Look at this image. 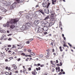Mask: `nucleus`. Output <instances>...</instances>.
<instances>
[{
  "label": "nucleus",
  "instance_id": "51",
  "mask_svg": "<svg viewBox=\"0 0 75 75\" xmlns=\"http://www.w3.org/2000/svg\"><path fill=\"white\" fill-rule=\"evenodd\" d=\"M54 70H55L54 69H52V72H54Z\"/></svg>",
  "mask_w": 75,
  "mask_h": 75
},
{
  "label": "nucleus",
  "instance_id": "22",
  "mask_svg": "<svg viewBox=\"0 0 75 75\" xmlns=\"http://www.w3.org/2000/svg\"><path fill=\"white\" fill-rule=\"evenodd\" d=\"M59 49L60 50V51H63V50L62 49V47H59Z\"/></svg>",
  "mask_w": 75,
  "mask_h": 75
},
{
  "label": "nucleus",
  "instance_id": "1",
  "mask_svg": "<svg viewBox=\"0 0 75 75\" xmlns=\"http://www.w3.org/2000/svg\"><path fill=\"white\" fill-rule=\"evenodd\" d=\"M18 21V19L16 18L15 19H11L9 23L10 24V28L11 29H13L15 28V25H17V22Z\"/></svg>",
  "mask_w": 75,
  "mask_h": 75
},
{
  "label": "nucleus",
  "instance_id": "9",
  "mask_svg": "<svg viewBox=\"0 0 75 75\" xmlns=\"http://www.w3.org/2000/svg\"><path fill=\"white\" fill-rule=\"evenodd\" d=\"M48 28H47V27L46 26H44L43 28V29L44 31H47V30H48Z\"/></svg>",
  "mask_w": 75,
  "mask_h": 75
},
{
  "label": "nucleus",
  "instance_id": "19",
  "mask_svg": "<svg viewBox=\"0 0 75 75\" xmlns=\"http://www.w3.org/2000/svg\"><path fill=\"white\" fill-rule=\"evenodd\" d=\"M16 1L17 2V3H20L21 1V0H16Z\"/></svg>",
  "mask_w": 75,
  "mask_h": 75
},
{
  "label": "nucleus",
  "instance_id": "43",
  "mask_svg": "<svg viewBox=\"0 0 75 75\" xmlns=\"http://www.w3.org/2000/svg\"><path fill=\"white\" fill-rule=\"evenodd\" d=\"M20 58L18 59L17 60L18 61H20Z\"/></svg>",
  "mask_w": 75,
  "mask_h": 75
},
{
  "label": "nucleus",
  "instance_id": "23",
  "mask_svg": "<svg viewBox=\"0 0 75 75\" xmlns=\"http://www.w3.org/2000/svg\"><path fill=\"white\" fill-rule=\"evenodd\" d=\"M26 18H28H28H30V17L29 16L27 15L26 16Z\"/></svg>",
  "mask_w": 75,
  "mask_h": 75
},
{
  "label": "nucleus",
  "instance_id": "41",
  "mask_svg": "<svg viewBox=\"0 0 75 75\" xmlns=\"http://www.w3.org/2000/svg\"><path fill=\"white\" fill-rule=\"evenodd\" d=\"M50 45H53V42H51Z\"/></svg>",
  "mask_w": 75,
  "mask_h": 75
},
{
  "label": "nucleus",
  "instance_id": "47",
  "mask_svg": "<svg viewBox=\"0 0 75 75\" xmlns=\"http://www.w3.org/2000/svg\"><path fill=\"white\" fill-rule=\"evenodd\" d=\"M7 33H10V32L8 30H7Z\"/></svg>",
  "mask_w": 75,
  "mask_h": 75
},
{
  "label": "nucleus",
  "instance_id": "31",
  "mask_svg": "<svg viewBox=\"0 0 75 75\" xmlns=\"http://www.w3.org/2000/svg\"><path fill=\"white\" fill-rule=\"evenodd\" d=\"M9 59H13V57H11L9 58Z\"/></svg>",
  "mask_w": 75,
  "mask_h": 75
},
{
  "label": "nucleus",
  "instance_id": "52",
  "mask_svg": "<svg viewBox=\"0 0 75 75\" xmlns=\"http://www.w3.org/2000/svg\"><path fill=\"white\" fill-rule=\"evenodd\" d=\"M4 38V37L3 36L1 38V40H3V39Z\"/></svg>",
  "mask_w": 75,
  "mask_h": 75
},
{
  "label": "nucleus",
  "instance_id": "39",
  "mask_svg": "<svg viewBox=\"0 0 75 75\" xmlns=\"http://www.w3.org/2000/svg\"><path fill=\"white\" fill-rule=\"evenodd\" d=\"M68 44L70 46V47H72V45L70 44V43H68Z\"/></svg>",
  "mask_w": 75,
  "mask_h": 75
},
{
  "label": "nucleus",
  "instance_id": "13",
  "mask_svg": "<svg viewBox=\"0 0 75 75\" xmlns=\"http://www.w3.org/2000/svg\"><path fill=\"white\" fill-rule=\"evenodd\" d=\"M0 33H6V31H5V30H1V28H0Z\"/></svg>",
  "mask_w": 75,
  "mask_h": 75
},
{
  "label": "nucleus",
  "instance_id": "10",
  "mask_svg": "<svg viewBox=\"0 0 75 75\" xmlns=\"http://www.w3.org/2000/svg\"><path fill=\"white\" fill-rule=\"evenodd\" d=\"M44 11L45 13H47V14H49L50 13V11H49V10L47 9H44Z\"/></svg>",
  "mask_w": 75,
  "mask_h": 75
},
{
  "label": "nucleus",
  "instance_id": "27",
  "mask_svg": "<svg viewBox=\"0 0 75 75\" xmlns=\"http://www.w3.org/2000/svg\"><path fill=\"white\" fill-rule=\"evenodd\" d=\"M32 74H33V75H35V73L34 71H33L32 72Z\"/></svg>",
  "mask_w": 75,
  "mask_h": 75
},
{
  "label": "nucleus",
  "instance_id": "55",
  "mask_svg": "<svg viewBox=\"0 0 75 75\" xmlns=\"http://www.w3.org/2000/svg\"><path fill=\"white\" fill-rule=\"evenodd\" d=\"M22 55H23L24 56V55H25V54H24V53H22Z\"/></svg>",
  "mask_w": 75,
  "mask_h": 75
},
{
  "label": "nucleus",
  "instance_id": "37",
  "mask_svg": "<svg viewBox=\"0 0 75 75\" xmlns=\"http://www.w3.org/2000/svg\"><path fill=\"white\" fill-rule=\"evenodd\" d=\"M26 43L28 44H30V42H29V41H28Z\"/></svg>",
  "mask_w": 75,
  "mask_h": 75
},
{
  "label": "nucleus",
  "instance_id": "58",
  "mask_svg": "<svg viewBox=\"0 0 75 75\" xmlns=\"http://www.w3.org/2000/svg\"><path fill=\"white\" fill-rule=\"evenodd\" d=\"M40 67H38V70H40Z\"/></svg>",
  "mask_w": 75,
  "mask_h": 75
},
{
  "label": "nucleus",
  "instance_id": "15",
  "mask_svg": "<svg viewBox=\"0 0 75 75\" xmlns=\"http://www.w3.org/2000/svg\"><path fill=\"white\" fill-rule=\"evenodd\" d=\"M39 11H40V12L41 13H42V14H43V15H44V12H43V10H41V9H40V10H39Z\"/></svg>",
  "mask_w": 75,
  "mask_h": 75
},
{
  "label": "nucleus",
  "instance_id": "42",
  "mask_svg": "<svg viewBox=\"0 0 75 75\" xmlns=\"http://www.w3.org/2000/svg\"><path fill=\"white\" fill-rule=\"evenodd\" d=\"M17 69V67H15L13 68V69Z\"/></svg>",
  "mask_w": 75,
  "mask_h": 75
},
{
  "label": "nucleus",
  "instance_id": "38",
  "mask_svg": "<svg viewBox=\"0 0 75 75\" xmlns=\"http://www.w3.org/2000/svg\"><path fill=\"white\" fill-rule=\"evenodd\" d=\"M56 71H58V67H56Z\"/></svg>",
  "mask_w": 75,
  "mask_h": 75
},
{
  "label": "nucleus",
  "instance_id": "14",
  "mask_svg": "<svg viewBox=\"0 0 75 75\" xmlns=\"http://www.w3.org/2000/svg\"><path fill=\"white\" fill-rule=\"evenodd\" d=\"M54 23H52V22H50V24H49V25L50 26V27H51V26H52V25H54Z\"/></svg>",
  "mask_w": 75,
  "mask_h": 75
},
{
  "label": "nucleus",
  "instance_id": "45",
  "mask_svg": "<svg viewBox=\"0 0 75 75\" xmlns=\"http://www.w3.org/2000/svg\"><path fill=\"white\" fill-rule=\"evenodd\" d=\"M8 36H10L11 35V34H10L9 35H7Z\"/></svg>",
  "mask_w": 75,
  "mask_h": 75
},
{
  "label": "nucleus",
  "instance_id": "24",
  "mask_svg": "<svg viewBox=\"0 0 75 75\" xmlns=\"http://www.w3.org/2000/svg\"><path fill=\"white\" fill-rule=\"evenodd\" d=\"M1 55L2 57H5V56H6V55L3 54H1Z\"/></svg>",
  "mask_w": 75,
  "mask_h": 75
},
{
  "label": "nucleus",
  "instance_id": "63",
  "mask_svg": "<svg viewBox=\"0 0 75 75\" xmlns=\"http://www.w3.org/2000/svg\"><path fill=\"white\" fill-rule=\"evenodd\" d=\"M61 72H63V69H61Z\"/></svg>",
  "mask_w": 75,
  "mask_h": 75
},
{
  "label": "nucleus",
  "instance_id": "32",
  "mask_svg": "<svg viewBox=\"0 0 75 75\" xmlns=\"http://www.w3.org/2000/svg\"><path fill=\"white\" fill-rule=\"evenodd\" d=\"M33 38H32V39H30V40H29V41H33Z\"/></svg>",
  "mask_w": 75,
  "mask_h": 75
},
{
  "label": "nucleus",
  "instance_id": "8",
  "mask_svg": "<svg viewBox=\"0 0 75 75\" xmlns=\"http://www.w3.org/2000/svg\"><path fill=\"white\" fill-rule=\"evenodd\" d=\"M30 25H31V24L30 23H27L25 24L26 27L27 28H28V27H30Z\"/></svg>",
  "mask_w": 75,
  "mask_h": 75
},
{
  "label": "nucleus",
  "instance_id": "29",
  "mask_svg": "<svg viewBox=\"0 0 75 75\" xmlns=\"http://www.w3.org/2000/svg\"><path fill=\"white\" fill-rule=\"evenodd\" d=\"M39 56L40 58H42V57H43V55L42 54H40Z\"/></svg>",
  "mask_w": 75,
  "mask_h": 75
},
{
  "label": "nucleus",
  "instance_id": "54",
  "mask_svg": "<svg viewBox=\"0 0 75 75\" xmlns=\"http://www.w3.org/2000/svg\"><path fill=\"white\" fill-rule=\"evenodd\" d=\"M10 69H11L10 67H8V70H9V71H10Z\"/></svg>",
  "mask_w": 75,
  "mask_h": 75
},
{
  "label": "nucleus",
  "instance_id": "21",
  "mask_svg": "<svg viewBox=\"0 0 75 75\" xmlns=\"http://www.w3.org/2000/svg\"><path fill=\"white\" fill-rule=\"evenodd\" d=\"M6 25L7 27H9V26H10V25H9V23H8H8H6Z\"/></svg>",
  "mask_w": 75,
  "mask_h": 75
},
{
  "label": "nucleus",
  "instance_id": "48",
  "mask_svg": "<svg viewBox=\"0 0 75 75\" xmlns=\"http://www.w3.org/2000/svg\"><path fill=\"white\" fill-rule=\"evenodd\" d=\"M40 67H44V65H43V64L41 65H40Z\"/></svg>",
  "mask_w": 75,
  "mask_h": 75
},
{
  "label": "nucleus",
  "instance_id": "28",
  "mask_svg": "<svg viewBox=\"0 0 75 75\" xmlns=\"http://www.w3.org/2000/svg\"><path fill=\"white\" fill-rule=\"evenodd\" d=\"M28 52H31V50L30 49H28Z\"/></svg>",
  "mask_w": 75,
  "mask_h": 75
},
{
  "label": "nucleus",
  "instance_id": "40",
  "mask_svg": "<svg viewBox=\"0 0 75 75\" xmlns=\"http://www.w3.org/2000/svg\"><path fill=\"white\" fill-rule=\"evenodd\" d=\"M8 40L9 41H11V38H9L8 39Z\"/></svg>",
  "mask_w": 75,
  "mask_h": 75
},
{
  "label": "nucleus",
  "instance_id": "2",
  "mask_svg": "<svg viewBox=\"0 0 75 75\" xmlns=\"http://www.w3.org/2000/svg\"><path fill=\"white\" fill-rule=\"evenodd\" d=\"M35 31H37L38 33H42L43 28H41L40 27H39L38 29H37V28H35Z\"/></svg>",
  "mask_w": 75,
  "mask_h": 75
},
{
  "label": "nucleus",
  "instance_id": "49",
  "mask_svg": "<svg viewBox=\"0 0 75 75\" xmlns=\"http://www.w3.org/2000/svg\"><path fill=\"white\" fill-rule=\"evenodd\" d=\"M38 7V5H37L36 6H35V8H37Z\"/></svg>",
  "mask_w": 75,
  "mask_h": 75
},
{
  "label": "nucleus",
  "instance_id": "7",
  "mask_svg": "<svg viewBox=\"0 0 75 75\" xmlns=\"http://www.w3.org/2000/svg\"><path fill=\"white\" fill-rule=\"evenodd\" d=\"M38 23H39V21L38 20H36L34 22V24L36 25H38Z\"/></svg>",
  "mask_w": 75,
  "mask_h": 75
},
{
  "label": "nucleus",
  "instance_id": "56",
  "mask_svg": "<svg viewBox=\"0 0 75 75\" xmlns=\"http://www.w3.org/2000/svg\"><path fill=\"white\" fill-rule=\"evenodd\" d=\"M23 46H21V47L19 48H18V49H20H20H21V48H23Z\"/></svg>",
  "mask_w": 75,
  "mask_h": 75
},
{
  "label": "nucleus",
  "instance_id": "25",
  "mask_svg": "<svg viewBox=\"0 0 75 75\" xmlns=\"http://www.w3.org/2000/svg\"><path fill=\"white\" fill-rule=\"evenodd\" d=\"M26 72V69H24L23 70V73H25V72Z\"/></svg>",
  "mask_w": 75,
  "mask_h": 75
},
{
  "label": "nucleus",
  "instance_id": "3",
  "mask_svg": "<svg viewBox=\"0 0 75 75\" xmlns=\"http://www.w3.org/2000/svg\"><path fill=\"white\" fill-rule=\"evenodd\" d=\"M50 3L48 4L46 2H44L42 3L43 7H46L47 8H48V6H50Z\"/></svg>",
  "mask_w": 75,
  "mask_h": 75
},
{
  "label": "nucleus",
  "instance_id": "57",
  "mask_svg": "<svg viewBox=\"0 0 75 75\" xmlns=\"http://www.w3.org/2000/svg\"><path fill=\"white\" fill-rule=\"evenodd\" d=\"M3 27H6V25H3Z\"/></svg>",
  "mask_w": 75,
  "mask_h": 75
},
{
  "label": "nucleus",
  "instance_id": "62",
  "mask_svg": "<svg viewBox=\"0 0 75 75\" xmlns=\"http://www.w3.org/2000/svg\"><path fill=\"white\" fill-rule=\"evenodd\" d=\"M62 36L63 38L64 37V34H62Z\"/></svg>",
  "mask_w": 75,
  "mask_h": 75
},
{
  "label": "nucleus",
  "instance_id": "36",
  "mask_svg": "<svg viewBox=\"0 0 75 75\" xmlns=\"http://www.w3.org/2000/svg\"><path fill=\"white\" fill-rule=\"evenodd\" d=\"M29 71H31V67H30L28 69Z\"/></svg>",
  "mask_w": 75,
  "mask_h": 75
},
{
  "label": "nucleus",
  "instance_id": "46",
  "mask_svg": "<svg viewBox=\"0 0 75 75\" xmlns=\"http://www.w3.org/2000/svg\"><path fill=\"white\" fill-rule=\"evenodd\" d=\"M48 74L47 73H45L44 74V75H47V74Z\"/></svg>",
  "mask_w": 75,
  "mask_h": 75
},
{
  "label": "nucleus",
  "instance_id": "61",
  "mask_svg": "<svg viewBox=\"0 0 75 75\" xmlns=\"http://www.w3.org/2000/svg\"><path fill=\"white\" fill-rule=\"evenodd\" d=\"M62 74H65V72H64V71H63V72H62Z\"/></svg>",
  "mask_w": 75,
  "mask_h": 75
},
{
  "label": "nucleus",
  "instance_id": "50",
  "mask_svg": "<svg viewBox=\"0 0 75 75\" xmlns=\"http://www.w3.org/2000/svg\"><path fill=\"white\" fill-rule=\"evenodd\" d=\"M5 69H8V67H6V68H5Z\"/></svg>",
  "mask_w": 75,
  "mask_h": 75
},
{
  "label": "nucleus",
  "instance_id": "18",
  "mask_svg": "<svg viewBox=\"0 0 75 75\" xmlns=\"http://www.w3.org/2000/svg\"><path fill=\"white\" fill-rule=\"evenodd\" d=\"M56 1H57L56 0H54V1H52V3L53 4H54V3H55L56 2Z\"/></svg>",
  "mask_w": 75,
  "mask_h": 75
},
{
  "label": "nucleus",
  "instance_id": "44",
  "mask_svg": "<svg viewBox=\"0 0 75 75\" xmlns=\"http://www.w3.org/2000/svg\"><path fill=\"white\" fill-rule=\"evenodd\" d=\"M30 55H33V53L30 52Z\"/></svg>",
  "mask_w": 75,
  "mask_h": 75
},
{
  "label": "nucleus",
  "instance_id": "17",
  "mask_svg": "<svg viewBox=\"0 0 75 75\" xmlns=\"http://www.w3.org/2000/svg\"><path fill=\"white\" fill-rule=\"evenodd\" d=\"M44 1L47 3V4L49 3V0H44Z\"/></svg>",
  "mask_w": 75,
  "mask_h": 75
},
{
  "label": "nucleus",
  "instance_id": "6",
  "mask_svg": "<svg viewBox=\"0 0 75 75\" xmlns=\"http://www.w3.org/2000/svg\"><path fill=\"white\" fill-rule=\"evenodd\" d=\"M45 27H47V28H50V24L49 23L48 21H46V23H45Z\"/></svg>",
  "mask_w": 75,
  "mask_h": 75
},
{
  "label": "nucleus",
  "instance_id": "64",
  "mask_svg": "<svg viewBox=\"0 0 75 75\" xmlns=\"http://www.w3.org/2000/svg\"><path fill=\"white\" fill-rule=\"evenodd\" d=\"M18 71H15V73H18Z\"/></svg>",
  "mask_w": 75,
  "mask_h": 75
},
{
  "label": "nucleus",
  "instance_id": "11",
  "mask_svg": "<svg viewBox=\"0 0 75 75\" xmlns=\"http://www.w3.org/2000/svg\"><path fill=\"white\" fill-rule=\"evenodd\" d=\"M25 29V25H23L22 27L20 28V29L21 30H24Z\"/></svg>",
  "mask_w": 75,
  "mask_h": 75
},
{
  "label": "nucleus",
  "instance_id": "53",
  "mask_svg": "<svg viewBox=\"0 0 75 75\" xmlns=\"http://www.w3.org/2000/svg\"><path fill=\"white\" fill-rule=\"evenodd\" d=\"M5 61L6 62H7V61H8V59H6L5 60Z\"/></svg>",
  "mask_w": 75,
  "mask_h": 75
},
{
  "label": "nucleus",
  "instance_id": "4",
  "mask_svg": "<svg viewBox=\"0 0 75 75\" xmlns=\"http://www.w3.org/2000/svg\"><path fill=\"white\" fill-rule=\"evenodd\" d=\"M16 3H14L13 4L12 6L10 7V9H13V8H15V7H16Z\"/></svg>",
  "mask_w": 75,
  "mask_h": 75
},
{
  "label": "nucleus",
  "instance_id": "34",
  "mask_svg": "<svg viewBox=\"0 0 75 75\" xmlns=\"http://www.w3.org/2000/svg\"><path fill=\"white\" fill-rule=\"evenodd\" d=\"M6 75H9V73H8V72H6Z\"/></svg>",
  "mask_w": 75,
  "mask_h": 75
},
{
  "label": "nucleus",
  "instance_id": "26",
  "mask_svg": "<svg viewBox=\"0 0 75 75\" xmlns=\"http://www.w3.org/2000/svg\"><path fill=\"white\" fill-rule=\"evenodd\" d=\"M16 67V65L15 64H13L12 66V67L13 68L14 67Z\"/></svg>",
  "mask_w": 75,
  "mask_h": 75
},
{
  "label": "nucleus",
  "instance_id": "20",
  "mask_svg": "<svg viewBox=\"0 0 75 75\" xmlns=\"http://www.w3.org/2000/svg\"><path fill=\"white\" fill-rule=\"evenodd\" d=\"M45 25V23H43L41 24V25L42 27H43V26H44Z\"/></svg>",
  "mask_w": 75,
  "mask_h": 75
},
{
  "label": "nucleus",
  "instance_id": "16",
  "mask_svg": "<svg viewBox=\"0 0 75 75\" xmlns=\"http://www.w3.org/2000/svg\"><path fill=\"white\" fill-rule=\"evenodd\" d=\"M48 18H50V16H47L44 19V20H47Z\"/></svg>",
  "mask_w": 75,
  "mask_h": 75
},
{
  "label": "nucleus",
  "instance_id": "12",
  "mask_svg": "<svg viewBox=\"0 0 75 75\" xmlns=\"http://www.w3.org/2000/svg\"><path fill=\"white\" fill-rule=\"evenodd\" d=\"M1 10L3 12H6V10L3 7H2L1 8Z\"/></svg>",
  "mask_w": 75,
  "mask_h": 75
},
{
  "label": "nucleus",
  "instance_id": "30",
  "mask_svg": "<svg viewBox=\"0 0 75 75\" xmlns=\"http://www.w3.org/2000/svg\"><path fill=\"white\" fill-rule=\"evenodd\" d=\"M58 72H60V68L59 67H58Z\"/></svg>",
  "mask_w": 75,
  "mask_h": 75
},
{
  "label": "nucleus",
  "instance_id": "59",
  "mask_svg": "<svg viewBox=\"0 0 75 75\" xmlns=\"http://www.w3.org/2000/svg\"><path fill=\"white\" fill-rule=\"evenodd\" d=\"M12 74V73L10 72V73H9V75H11Z\"/></svg>",
  "mask_w": 75,
  "mask_h": 75
},
{
  "label": "nucleus",
  "instance_id": "33",
  "mask_svg": "<svg viewBox=\"0 0 75 75\" xmlns=\"http://www.w3.org/2000/svg\"><path fill=\"white\" fill-rule=\"evenodd\" d=\"M16 47V46H15V45H13V47H12V48H15Z\"/></svg>",
  "mask_w": 75,
  "mask_h": 75
},
{
  "label": "nucleus",
  "instance_id": "5",
  "mask_svg": "<svg viewBox=\"0 0 75 75\" xmlns=\"http://www.w3.org/2000/svg\"><path fill=\"white\" fill-rule=\"evenodd\" d=\"M11 3L10 1H7L6 3H4V4L5 6H8L10 5Z\"/></svg>",
  "mask_w": 75,
  "mask_h": 75
},
{
  "label": "nucleus",
  "instance_id": "35",
  "mask_svg": "<svg viewBox=\"0 0 75 75\" xmlns=\"http://www.w3.org/2000/svg\"><path fill=\"white\" fill-rule=\"evenodd\" d=\"M51 16L52 17H54V13H52Z\"/></svg>",
  "mask_w": 75,
  "mask_h": 75
},
{
  "label": "nucleus",
  "instance_id": "60",
  "mask_svg": "<svg viewBox=\"0 0 75 75\" xmlns=\"http://www.w3.org/2000/svg\"><path fill=\"white\" fill-rule=\"evenodd\" d=\"M8 47H11V45H8Z\"/></svg>",
  "mask_w": 75,
  "mask_h": 75
}]
</instances>
